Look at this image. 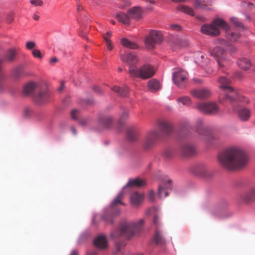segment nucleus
Instances as JSON below:
<instances>
[{"mask_svg":"<svg viewBox=\"0 0 255 255\" xmlns=\"http://www.w3.org/2000/svg\"><path fill=\"white\" fill-rule=\"evenodd\" d=\"M117 19L125 24H128L129 22L130 16L128 14L122 12L118 13L116 14Z\"/></svg>","mask_w":255,"mask_h":255,"instance_id":"33","label":"nucleus"},{"mask_svg":"<svg viewBox=\"0 0 255 255\" xmlns=\"http://www.w3.org/2000/svg\"><path fill=\"white\" fill-rule=\"evenodd\" d=\"M188 78V73L184 70L176 69L173 73L172 79L174 83L178 87H183Z\"/></svg>","mask_w":255,"mask_h":255,"instance_id":"12","label":"nucleus"},{"mask_svg":"<svg viewBox=\"0 0 255 255\" xmlns=\"http://www.w3.org/2000/svg\"><path fill=\"white\" fill-rule=\"evenodd\" d=\"M33 18L35 20H38L39 19V16L36 13H34L33 15Z\"/></svg>","mask_w":255,"mask_h":255,"instance_id":"64","label":"nucleus"},{"mask_svg":"<svg viewBox=\"0 0 255 255\" xmlns=\"http://www.w3.org/2000/svg\"><path fill=\"white\" fill-rule=\"evenodd\" d=\"M143 199V195L137 192L133 193L130 196V202L132 204L137 205Z\"/></svg>","mask_w":255,"mask_h":255,"instance_id":"34","label":"nucleus"},{"mask_svg":"<svg viewBox=\"0 0 255 255\" xmlns=\"http://www.w3.org/2000/svg\"><path fill=\"white\" fill-rule=\"evenodd\" d=\"M159 217L157 215H155L153 218L154 224H155L156 226H158L159 224Z\"/></svg>","mask_w":255,"mask_h":255,"instance_id":"56","label":"nucleus"},{"mask_svg":"<svg viewBox=\"0 0 255 255\" xmlns=\"http://www.w3.org/2000/svg\"><path fill=\"white\" fill-rule=\"evenodd\" d=\"M242 5L244 8H251L253 6V4L252 3L250 2H247L246 1H244L242 3Z\"/></svg>","mask_w":255,"mask_h":255,"instance_id":"51","label":"nucleus"},{"mask_svg":"<svg viewBox=\"0 0 255 255\" xmlns=\"http://www.w3.org/2000/svg\"><path fill=\"white\" fill-rule=\"evenodd\" d=\"M128 116V114L127 112L125 111L124 112L122 115L121 116V120H124V119H127Z\"/></svg>","mask_w":255,"mask_h":255,"instance_id":"59","label":"nucleus"},{"mask_svg":"<svg viewBox=\"0 0 255 255\" xmlns=\"http://www.w3.org/2000/svg\"><path fill=\"white\" fill-rule=\"evenodd\" d=\"M153 240L157 245H162L165 242L161 232L158 228L155 229Z\"/></svg>","mask_w":255,"mask_h":255,"instance_id":"29","label":"nucleus"},{"mask_svg":"<svg viewBox=\"0 0 255 255\" xmlns=\"http://www.w3.org/2000/svg\"><path fill=\"white\" fill-rule=\"evenodd\" d=\"M121 43L124 47L128 48L135 49L138 48V46L136 43L129 41L126 38H123L121 39Z\"/></svg>","mask_w":255,"mask_h":255,"instance_id":"37","label":"nucleus"},{"mask_svg":"<svg viewBox=\"0 0 255 255\" xmlns=\"http://www.w3.org/2000/svg\"><path fill=\"white\" fill-rule=\"evenodd\" d=\"M4 79V75H0V93L3 92L5 88V85L3 82Z\"/></svg>","mask_w":255,"mask_h":255,"instance_id":"44","label":"nucleus"},{"mask_svg":"<svg viewBox=\"0 0 255 255\" xmlns=\"http://www.w3.org/2000/svg\"><path fill=\"white\" fill-rule=\"evenodd\" d=\"M125 2L124 4H122L121 6L123 7L129 6L130 5V2L129 0H124Z\"/></svg>","mask_w":255,"mask_h":255,"instance_id":"58","label":"nucleus"},{"mask_svg":"<svg viewBox=\"0 0 255 255\" xmlns=\"http://www.w3.org/2000/svg\"><path fill=\"white\" fill-rule=\"evenodd\" d=\"M155 194L152 191H150L148 194V198L150 201L153 202L155 199Z\"/></svg>","mask_w":255,"mask_h":255,"instance_id":"50","label":"nucleus"},{"mask_svg":"<svg viewBox=\"0 0 255 255\" xmlns=\"http://www.w3.org/2000/svg\"><path fill=\"white\" fill-rule=\"evenodd\" d=\"M41 85V83L30 82L25 85L23 92L25 94L29 95L33 91L37 92L39 88H40Z\"/></svg>","mask_w":255,"mask_h":255,"instance_id":"21","label":"nucleus"},{"mask_svg":"<svg viewBox=\"0 0 255 255\" xmlns=\"http://www.w3.org/2000/svg\"><path fill=\"white\" fill-rule=\"evenodd\" d=\"M127 134V137L130 141H135L138 138L137 132L132 128L128 130Z\"/></svg>","mask_w":255,"mask_h":255,"instance_id":"36","label":"nucleus"},{"mask_svg":"<svg viewBox=\"0 0 255 255\" xmlns=\"http://www.w3.org/2000/svg\"><path fill=\"white\" fill-rule=\"evenodd\" d=\"M112 34L111 31H108L106 33L105 35H103V38L106 43L107 47L108 49L110 50H111L113 49L112 42L110 40V38L112 36Z\"/></svg>","mask_w":255,"mask_h":255,"instance_id":"39","label":"nucleus"},{"mask_svg":"<svg viewBox=\"0 0 255 255\" xmlns=\"http://www.w3.org/2000/svg\"><path fill=\"white\" fill-rule=\"evenodd\" d=\"M146 185L145 181L139 178H136L133 180H130L127 183L126 186H136L137 187H143Z\"/></svg>","mask_w":255,"mask_h":255,"instance_id":"31","label":"nucleus"},{"mask_svg":"<svg viewBox=\"0 0 255 255\" xmlns=\"http://www.w3.org/2000/svg\"><path fill=\"white\" fill-rule=\"evenodd\" d=\"M196 108L201 112L207 115H215L219 112V109L215 103H198Z\"/></svg>","mask_w":255,"mask_h":255,"instance_id":"11","label":"nucleus"},{"mask_svg":"<svg viewBox=\"0 0 255 255\" xmlns=\"http://www.w3.org/2000/svg\"><path fill=\"white\" fill-rule=\"evenodd\" d=\"M30 2L34 6H42L43 4L42 0H30Z\"/></svg>","mask_w":255,"mask_h":255,"instance_id":"46","label":"nucleus"},{"mask_svg":"<svg viewBox=\"0 0 255 255\" xmlns=\"http://www.w3.org/2000/svg\"><path fill=\"white\" fill-rule=\"evenodd\" d=\"M36 46V44L33 41H28L26 43V47L28 50H31Z\"/></svg>","mask_w":255,"mask_h":255,"instance_id":"48","label":"nucleus"},{"mask_svg":"<svg viewBox=\"0 0 255 255\" xmlns=\"http://www.w3.org/2000/svg\"><path fill=\"white\" fill-rule=\"evenodd\" d=\"M37 92V94L34 95V100L36 103L43 104L49 101L50 93L46 84H41Z\"/></svg>","mask_w":255,"mask_h":255,"instance_id":"10","label":"nucleus"},{"mask_svg":"<svg viewBox=\"0 0 255 255\" xmlns=\"http://www.w3.org/2000/svg\"><path fill=\"white\" fill-rule=\"evenodd\" d=\"M233 108L234 111L237 112L238 117L241 121L246 122L249 120L251 116V112L249 109L247 108H238L237 107H236L234 105H233Z\"/></svg>","mask_w":255,"mask_h":255,"instance_id":"17","label":"nucleus"},{"mask_svg":"<svg viewBox=\"0 0 255 255\" xmlns=\"http://www.w3.org/2000/svg\"><path fill=\"white\" fill-rule=\"evenodd\" d=\"M93 90L95 91V93L100 94L102 93V90L101 89V88L97 86H95L93 87Z\"/></svg>","mask_w":255,"mask_h":255,"instance_id":"54","label":"nucleus"},{"mask_svg":"<svg viewBox=\"0 0 255 255\" xmlns=\"http://www.w3.org/2000/svg\"><path fill=\"white\" fill-rule=\"evenodd\" d=\"M128 14L131 18L138 19L141 16L142 9L138 6L133 7L128 10Z\"/></svg>","mask_w":255,"mask_h":255,"instance_id":"27","label":"nucleus"},{"mask_svg":"<svg viewBox=\"0 0 255 255\" xmlns=\"http://www.w3.org/2000/svg\"><path fill=\"white\" fill-rule=\"evenodd\" d=\"M86 255H97V253L96 251L88 252Z\"/></svg>","mask_w":255,"mask_h":255,"instance_id":"61","label":"nucleus"},{"mask_svg":"<svg viewBox=\"0 0 255 255\" xmlns=\"http://www.w3.org/2000/svg\"><path fill=\"white\" fill-rule=\"evenodd\" d=\"M193 172L196 175L205 177H208L211 175L209 168L204 163L196 165L193 168Z\"/></svg>","mask_w":255,"mask_h":255,"instance_id":"16","label":"nucleus"},{"mask_svg":"<svg viewBox=\"0 0 255 255\" xmlns=\"http://www.w3.org/2000/svg\"><path fill=\"white\" fill-rule=\"evenodd\" d=\"M238 66L244 70H247L251 66V61L247 58L243 57L239 58L237 62Z\"/></svg>","mask_w":255,"mask_h":255,"instance_id":"26","label":"nucleus"},{"mask_svg":"<svg viewBox=\"0 0 255 255\" xmlns=\"http://www.w3.org/2000/svg\"><path fill=\"white\" fill-rule=\"evenodd\" d=\"M89 122L90 120L88 118H83L80 119L79 123L81 126H86L88 125Z\"/></svg>","mask_w":255,"mask_h":255,"instance_id":"45","label":"nucleus"},{"mask_svg":"<svg viewBox=\"0 0 255 255\" xmlns=\"http://www.w3.org/2000/svg\"><path fill=\"white\" fill-rule=\"evenodd\" d=\"M204 57V55L201 52L197 51L194 54L195 61L198 64L202 62Z\"/></svg>","mask_w":255,"mask_h":255,"instance_id":"41","label":"nucleus"},{"mask_svg":"<svg viewBox=\"0 0 255 255\" xmlns=\"http://www.w3.org/2000/svg\"><path fill=\"white\" fill-rule=\"evenodd\" d=\"M231 82L229 79L224 76H221L218 80L220 84L219 88L223 91L224 94V97L220 96L219 98L221 103L222 102V100H228L231 103L233 104L241 100L237 92L230 86Z\"/></svg>","mask_w":255,"mask_h":255,"instance_id":"4","label":"nucleus"},{"mask_svg":"<svg viewBox=\"0 0 255 255\" xmlns=\"http://www.w3.org/2000/svg\"><path fill=\"white\" fill-rule=\"evenodd\" d=\"M124 197V193L123 191L118 194L117 196L111 204L110 208L106 211L102 216V219L111 224L114 222V219L120 215L121 213L120 209L118 208L119 205H125L122 202Z\"/></svg>","mask_w":255,"mask_h":255,"instance_id":"5","label":"nucleus"},{"mask_svg":"<svg viewBox=\"0 0 255 255\" xmlns=\"http://www.w3.org/2000/svg\"><path fill=\"white\" fill-rule=\"evenodd\" d=\"M172 189V180H165L161 185L159 186L158 195L160 198L166 197L168 195L169 191Z\"/></svg>","mask_w":255,"mask_h":255,"instance_id":"15","label":"nucleus"},{"mask_svg":"<svg viewBox=\"0 0 255 255\" xmlns=\"http://www.w3.org/2000/svg\"><path fill=\"white\" fill-rule=\"evenodd\" d=\"M231 23L235 26L240 28H245L244 25L243 23L236 17H231L230 18Z\"/></svg>","mask_w":255,"mask_h":255,"instance_id":"40","label":"nucleus"},{"mask_svg":"<svg viewBox=\"0 0 255 255\" xmlns=\"http://www.w3.org/2000/svg\"><path fill=\"white\" fill-rule=\"evenodd\" d=\"M213 0H194V6L196 8L209 9L208 6L213 3Z\"/></svg>","mask_w":255,"mask_h":255,"instance_id":"22","label":"nucleus"},{"mask_svg":"<svg viewBox=\"0 0 255 255\" xmlns=\"http://www.w3.org/2000/svg\"><path fill=\"white\" fill-rule=\"evenodd\" d=\"M143 224L142 219H139L137 222H124L121 223L119 229L111 233V236L113 238L124 236L129 239L141 231Z\"/></svg>","mask_w":255,"mask_h":255,"instance_id":"3","label":"nucleus"},{"mask_svg":"<svg viewBox=\"0 0 255 255\" xmlns=\"http://www.w3.org/2000/svg\"><path fill=\"white\" fill-rule=\"evenodd\" d=\"M196 18L202 22H204L207 21V19L203 16V15H198L196 16Z\"/></svg>","mask_w":255,"mask_h":255,"instance_id":"57","label":"nucleus"},{"mask_svg":"<svg viewBox=\"0 0 255 255\" xmlns=\"http://www.w3.org/2000/svg\"><path fill=\"white\" fill-rule=\"evenodd\" d=\"M158 125L159 129L165 135H169L173 131L172 125L168 121L161 120L158 122Z\"/></svg>","mask_w":255,"mask_h":255,"instance_id":"19","label":"nucleus"},{"mask_svg":"<svg viewBox=\"0 0 255 255\" xmlns=\"http://www.w3.org/2000/svg\"><path fill=\"white\" fill-rule=\"evenodd\" d=\"M190 93L196 99L204 100L208 98L211 95V91L207 88H195L192 89Z\"/></svg>","mask_w":255,"mask_h":255,"instance_id":"14","label":"nucleus"},{"mask_svg":"<svg viewBox=\"0 0 255 255\" xmlns=\"http://www.w3.org/2000/svg\"><path fill=\"white\" fill-rule=\"evenodd\" d=\"M226 50L221 46H216L210 52L211 56L216 58L219 67H223L226 62Z\"/></svg>","mask_w":255,"mask_h":255,"instance_id":"13","label":"nucleus"},{"mask_svg":"<svg viewBox=\"0 0 255 255\" xmlns=\"http://www.w3.org/2000/svg\"><path fill=\"white\" fill-rule=\"evenodd\" d=\"M227 47L228 48V50L231 53H234L237 51V48L232 44H228Z\"/></svg>","mask_w":255,"mask_h":255,"instance_id":"49","label":"nucleus"},{"mask_svg":"<svg viewBox=\"0 0 255 255\" xmlns=\"http://www.w3.org/2000/svg\"><path fill=\"white\" fill-rule=\"evenodd\" d=\"M121 59L123 62H126L129 65L128 70L131 67L137 68L136 67H135V65L138 62V59L136 56L133 54L130 53L123 55L121 56Z\"/></svg>","mask_w":255,"mask_h":255,"instance_id":"18","label":"nucleus"},{"mask_svg":"<svg viewBox=\"0 0 255 255\" xmlns=\"http://www.w3.org/2000/svg\"><path fill=\"white\" fill-rule=\"evenodd\" d=\"M171 27L173 29L175 30H179L180 29V26L178 25H172Z\"/></svg>","mask_w":255,"mask_h":255,"instance_id":"63","label":"nucleus"},{"mask_svg":"<svg viewBox=\"0 0 255 255\" xmlns=\"http://www.w3.org/2000/svg\"><path fill=\"white\" fill-rule=\"evenodd\" d=\"M80 113L79 110L76 109L73 110L71 113V118L75 120H78V118L80 116Z\"/></svg>","mask_w":255,"mask_h":255,"instance_id":"43","label":"nucleus"},{"mask_svg":"<svg viewBox=\"0 0 255 255\" xmlns=\"http://www.w3.org/2000/svg\"><path fill=\"white\" fill-rule=\"evenodd\" d=\"M193 81L194 82V83L195 84H202V80L200 79H198V78H194L193 79Z\"/></svg>","mask_w":255,"mask_h":255,"instance_id":"60","label":"nucleus"},{"mask_svg":"<svg viewBox=\"0 0 255 255\" xmlns=\"http://www.w3.org/2000/svg\"><path fill=\"white\" fill-rule=\"evenodd\" d=\"M195 129L196 131L205 140H206L207 144H210V140L213 138L212 135L210 134V129L209 127L206 125L204 121L201 119H198L195 125Z\"/></svg>","mask_w":255,"mask_h":255,"instance_id":"8","label":"nucleus"},{"mask_svg":"<svg viewBox=\"0 0 255 255\" xmlns=\"http://www.w3.org/2000/svg\"><path fill=\"white\" fill-rule=\"evenodd\" d=\"M163 156L165 158H170L174 155V152L171 148H166L163 151Z\"/></svg>","mask_w":255,"mask_h":255,"instance_id":"42","label":"nucleus"},{"mask_svg":"<svg viewBox=\"0 0 255 255\" xmlns=\"http://www.w3.org/2000/svg\"><path fill=\"white\" fill-rule=\"evenodd\" d=\"M218 27L225 30L227 39L233 42H236L240 38V34L231 31L230 26L223 19L217 18L211 24H204L201 27V31L204 34L216 36L220 34Z\"/></svg>","mask_w":255,"mask_h":255,"instance_id":"2","label":"nucleus"},{"mask_svg":"<svg viewBox=\"0 0 255 255\" xmlns=\"http://www.w3.org/2000/svg\"><path fill=\"white\" fill-rule=\"evenodd\" d=\"M234 77L238 80H241L243 76L241 72L237 71L234 74Z\"/></svg>","mask_w":255,"mask_h":255,"instance_id":"52","label":"nucleus"},{"mask_svg":"<svg viewBox=\"0 0 255 255\" xmlns=\"http://www.w3.org/2000/svg\"><path fill=\"white\" fill-rule=\"evenodd\" d=\"M58 61V59L56 57H52L50 60V62L51 63H55Z\"/></svg>","mask_w":255,"mask_h":255,"instance_id":"62","label":"nucleus"},{"mask_svg":"<svg viewBox=\"0 0 255 255\" xmlns=\"http://www.w3.org/2000/svg\"><path fill=\"white\" fill-rule=\"evenodd\" d=\"M94 246L100 249H105L108 246L107 239L105 236H98L94 241Z\"/></svg>","mask_w":255,"mask_h":255,"instance_id":"23","label":"nucleus"},{"mask_svg":"<svg viewBox=\"0 0 255 255\" xmlns=\"http://www.w3.org/2000/svg\"><path fill=\"white\" fill-rule=\"evenodd\" d=\"M160 137L159 131L156 129L148 130L145 135L142 143V147L144 150H151L156 145Z\"/></svg>","mask_w":255,"mask_h":255,"instance_id":"7","label":"nucleus"},{"mask_svg":"<svg viewBox=\"0 0 255 255\" xmlns=\"http://www.w3.org/2000/svg\"><path fill=\"white\" fill-rule=\"evenodd\" d=\"M217 42L222 45L228 46V42L224 39H219Z\"/></svg>","mask_w":255,"mask_h":255,"instance_id":"53","label":"nucleus"},{"mask_svg":"<svg viewBox=\"0 0 255 255\" xmlns=\"http://www.w3.org/2000/svg\"><path fill=\"white\" fill-rule=\"evenodd\" d=\"M112 90L119 94L120 96L127 97L128 94V88L126 86L119 87L114 86L112 88Z\"/></svg>","mask_w":255,"mask_h":255,"instance_id":"32","label":"nucleus"},{"mask_svg":"<svg viewBox=\"0 0 255 255\" xmlns=\"http://www.w3.org/2000/svg\"><path fill=\"white\" fill-rule=\"evenodd\" d=\"M244 200L247 202H251L255 201V187L251 188L244 197Z\"/></svg>","mask_w":255,"mask_h":255,"instance_id":"30","label":"nucleus"},{"mask_svg":"<svg viewBox=\"0 0 255 255\" xmlns=\"http://www.w3.org/2000/svg\"><path fill=\"white\" fill-rule=\"evenodd\" d=\"M155 72L154 68L149 64L143 65L139 69L131 67L128 70L130 76L134 78H140L142 79L151 78L154 75Z\"/></svg>","mask_w":255,"mask_h":255,"instance_id":"6","label":"nucleus"},{"mask_svg":"<svg viewBox=\"0 0 255 255\" xmlns=\"http://www.w3.org/2000/svg\"><path fill=\"white\" fill-rule=\"evenodd\" d=\"M17 52L15 48H10L2 56L1 58V59L2 60V61L11 63L15 61L16 59Z\"/></svg>","mask_w":255,"mask_h":255,"instance_id":"20","label":"nucleus"},{"mask_svg":"<svg viewBox=\"0 0 255 255\" xmlns=\"http://www.w3.org/2000/svg\"><path fill=\"white\" fill-rule=\"evenodd\" d=\"M162 36L158 31L152 30L145 38V44L148 49H153L155 44L161 42Z\"/></svg>","mask_w":255,"mask_h":255,"instance_id":"9","label":"nucleus"},{"mask_svg":"<svg viewBox=\"0 0 255 255\" xmlns=\"http://www.w3.org/2000/svg\"><path fill=\"white\" fill-rule=\"evenodd\" d=\"M218 159L223 167L231 170L245 168L249 161L244 151L236 146L228 147L219 153Z\"/></svg>","mask_w":255,"mask_h":255,"instance_id":"1","label":"nucleus"},{"mask_svg":"<svg viewBox=\"0 0 255 255\" xmlns=\"http://www.w3.org/2000/svg\"><path fill=\"white\" fill-rule=\"evenodd\" d=\"M32 55L34 56V57L39 59H42V58L40 51L38 49H34L33 50Z\"/></svg>","mask_w":255,"mask_h":255,"instance_id":"47","label":"nucleus"},{"mask_svg":"<svg viewBox=\"0 0 255 255\" xmlns=\"http://www.w3.org/2000/svg\"><path fill=\"white\" fill-rule=\"evenodd\" d=\"M13 20V17L12 15H8L7 16L6 21L7 23H11Z\"/></svg>","mask_w":255,"mask_h":255,"instance_id":"55","label":"nucleus"},{"mask_svg":"<svg viewBox=\"0 0 255 255\" xmlns=\"http://www.w3.org/2000/svg\"><path fill=\"white\" fill-rule=\"evenodd\" d=\"M181 153L184 156H191L196 153V150L194 146L190 144H186L183 145L181 148Z\"/></svg>","mask_w":255,"mask_h":255,"instance_id":"24","label":"nucleus"},{"mask_svg":"<svg viewBox=\"0 0 255 255\" xmlns=\"http://www.w3.org/2000/svg\"><path fill=\"white\" fill-rule=\"evenodd\" d=\"M177 10L191 16H193L194 14L193 9L185 5L179 4L177 7Z\"/></svg>","mask_w":255,"mask_h":255,"instance_id":"35","label":"nucleus"},{"mask_svg":"<svg viewBox=\"0 0 255 255\" xmlns=\"http://www.w3.org/2000/svg\"><path fill=\"white\" fill-rule=\"evenodd\" d=\"M178 103H181L183 105L186 106H190L192 102L191 98L188 96H183L180 97L177 99Z\"/></svg>","mask_w":255,"mask_h":255,"instance_id":"38","label":"nucleus"},{"mask_svg":"<svg viewBox=\"0 0 255 255\" xmlns=\"http://www.w3.org/2000/svg\"><path fill=\"white\" fill-rule=\"evenodd\" d=\"M147 87L150 92L155 93L160 89L161 86L158 80L152 79L148 82Z\"/></svg>","mask_w":255,"mask_h":255,"instance_id":"25","label":"nucleus"},{"mask_svg":"<svg viewBox=\"0 0 255 255\" xmlns=\"http://www.w3.org/2000/svg\"><path fill=\"white\" fill-rule=\"evenodd\" d=\"M113 121V118L110 116H103L99 118V123L100 125L104 128H109Z\"/></svg>","mask_w":255,"mask_h":255,"instance_id":"28","label":"nucleus"}]
</instances>
